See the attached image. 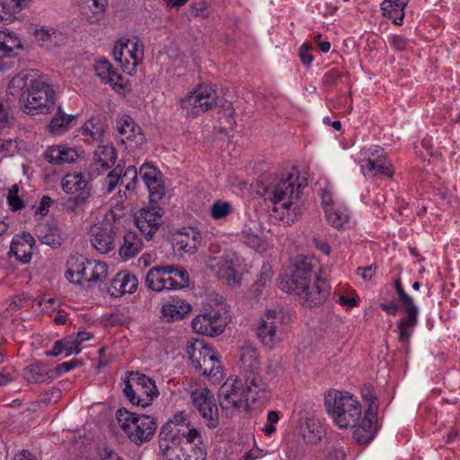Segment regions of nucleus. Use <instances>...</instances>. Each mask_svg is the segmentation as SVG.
I'll list each match as a JSON object with an SVG mask.
<instances>
[{
  "label": "nucleus",
  "mask_w": 460,
  "mask_h": 460,
  "mask_svg": "<svg viewBox=\"0 0 460 460\" xmlns=\"http://www.w3.org/2000/svg\"><path fill=\"white\" fill-rule=\"evenodd\" d=\"M319 262L314 257L299 256L290 274L281 277L279 288L296 295L305 307L323 305L329 294L330 284L317 275Z\"/></svg>",
  "instance_id": "f257e3e1"
},
{
  "label": "nucleus",
  "mask_w": 460,
  "mask_h": 460,
  "mask_svg": "<svg viewBox=\"0 0 460 460\" xmlns=\"http://www.w3.org/2000/svg\"><path fill=\"white\" fill-rule=\"evenodd\" d=\"M8 89L20 92L19 103L27 114L49 113L55 106V91L48 84L40 71H22L13 77Z\"/></svg>",
  "instance_id": "f03ea898"
},
{
  "label": "nucleus",
  "mask_w": 460,
  "mask_h": 460,
  "mask_svg": "<svg viewBox=\"0 0 460 460\" xmlns=\"http://www.w3.org/2000/svg\"><path fill=\"white\" fill-rule=\"evenodd\" d=\"M305 179H300L297 172H290L286 178L274 181L266 187L263 196L273 204L275 211L283 209L288 216H297L301 213L297 202L301 190L305 186Z\"/></svg>",
  "instance_id": "7ed1b4c3"
},
{
  "label": "nucleus",
  "mask_w": 460,
  "mask_h": 460,
  "mask_svg": "<svg viewBox=\"0 0 460 460\" xmlns=\"http://www.w3.org/2000/svg\"><path fill=\"white\" fill-rule=\"evenodd\" d=\"M257 388L237 377L229 376L218 392L219 404L223 410L239 412L247 411L252 403H263L269 399L270 391L265 387L264 394L257 393Z\"/></svg>",
  "instance_id": "20e7f679"
},
{
  "label": "nucleus",
  "mask_w": 460,
  "mask_h": 460,
  "mask_svg": "<svg viewBox=\"0 0 460 460\" xmlns=\"http://www.w3.org/2000/svg\"><path fill=\"white\" fill-rule=\"evenodd\" d=\"M324 401L328 412L338 427H354L359 420L361 405L349 393L331 390L325 394Z\"/></svg>",
  "instance_id": "39448f33"
},
{
  "label": "nucleus",
  "mask_w": 460,
  "mask_h": 460,
  "mask_svg": "<svg viewBox=\"0 0 460 460\" xmlns=\"http://www.w3.org/2000/svg\"><path fill=\"white\" fill-rule=\"evenodd\" d=\"M116 420L130 441L137 446L150 441L157 428L154 418L131 412L125 408L116 411Z\"/></svg>",
  "instance_id": "423d86ee"
},
{
  "label": "nucleus",
  "mask_w": 460,
  "mask_h": 460,
  "mask_svg": "<svg viewBox=\"0 0 460 460\" xmlns=\"http://www.w3.org/2000/svg\"><path fill=\"white\" fill-rule=\"evenodd\" d=\"M145 285L155 292L181 289L190 285L189 273L182 266L173 264L155 266L147 271Z\"/></svg>",
  "instance_id": "0eeeda50"
},
{
  "label": "nucleus",
  "mask_w": 460,
  "mask_h": 460,
  "mask_svg": "<svg viewBox=\"0 0 460 460\" xmlns=\"http://www.w3.org/2000/svg\"><path fill=\"white\" fill-rule=\"evenodd\" d=\"M124 395L133 404L146 407L159 394L155 382L138 372L128 373L123 389Z\"/></svg>",
  "instance_id": "6e6552de"
},
{
  "label": "nucleus",
  "mask_w": 460,
  "mask_h": 460,
  "mask_svg": "<svg viewBox=\"0 0 460 460\" xmlns=\"http://www.w3.org/2000/svg\"><path fill=\"white\" fill-rule=\"evenodd\" d=\"M290 318L281 310L268 309L261 315L257 327V337L267 348L273 349L282 340L285 326Z\"/></svg>",
  "instance_id": "1a4fd4ad"
},
{
  "label": "nucleus",
  "mask_w": 460,
  "mask_h": 460,
  "mask_svg": "<svg viewBox=\"0 0 460 460\" xmlns=\"http://www.w3.org/2000/svg\"><path fill=\"white\" fill-rule=\"evenodd\" d=\"M394 288L398 302L405 314L397 323L398 340L401 343L408 345L413 328L418 324L419 309L413 298L403 289L400 279L394 280Z\"/></svg>",
  "instance_id": "9d476101"
},
{
  "label": "nucleus",
  "mask_w": 460,
  "mask_h": 460,
  "mask_svg": "<svg viewBox=\"0 0 460 460\" xmlns=\"http://www.w3.org/2000/svg\"><path fill=\"white\" fill-rule=\"evenodd\" d=\"M240 367L245 383L257 388V393L264 394L268 384L260 376L261 364L255 347L245 344L239 350Z\"/></svg>",
  "instance_id": "9b49d317"
},
{
  "label": "nucleus",
  "mask_w": 460,
  "mask_h": 460,
  "mask_svg": "<svg viewBox=\"0 0 460 460\" xmlns=\"http://www.w3.org/2000/svg\"><path fill=\"white\" fill-rule=\"evenodd\" d=\"M188 353L193 367L201 371L203 376H208L214 382L222 377L221 363L210 348H197L196 345H191L188 349Z\"/></svg>",
  "instance_id": "f8f14e48"
},
{
  "label": "nucleus",
  "mask_w": 460,
  "mask_h": 460,
  "mask_svg": "<svg viewBox=\"0 0 460 460\" xmlns=\"http://www.w3.org/2000/svg\"><path fill=\"white\" fill-rule=\"evenodd\" d=\"M363 156L360 166L363 173L367 176L385 175L392 177L394 169L387 160L385 152L378 146H372L361 151Z\"/></svg>",
  "instance_id": "ddd939ff"
},
{
  "label": "nucleus",
  "mask_w": 460,
  "mask_h": 460,
  "mask_svg": "<svg viewBox=\"0 0 460 460\" xmlns=\"http://www.w3.org/2000/svg\"><path fill=\"white\" fill-rule=\"evenodd\" d=\"M217 93L211 85L199 84L181 100V104L183 109L199 116L217 106Z\"/></svg>",
  "instance_id": "4468645a"
},
{
  "label": "nucleus",
  "mask_w": 460,
  "mask_h": 460,
  "mask_svg": "<svg viewBox=\"0 0 460 460\" xmlns=\"http://www.w3.org/2000/svg\"><path fill=\"white\" fill-rule=\"evenodd\" d=\"M190 397L206 425L210 429L217 428L219 424L218 409L212 392L208 388L195 389Z\"/></svg>",
  "instance_id": "2eb2a0df"
},
{
  "label": "nucleus",
  "mask_w": 460,
  "mask_h": 460,
  "mask_svg": "<svg viewBox=\"0 0 460 460\" xmlns=\"http://www.w3.org/2000/svg\"><path fill=\"white\" fill-rule=\"evenodd\" d=\"M180 429L171 424H164L159 433V448L166 460H177V454L181 450L191 449L190 443L183 444Z\"/></svg>",
  "instance_id": "dca6fc26"
},
{
  "label": "nucleus",
  "mask_w": 460,
  "mask_h": 460,
  "mask_svg": "<svg viewBox=\"0 0 460 460\" xmlns=\"http://www.w3.org/2000/svg\"><path fill=\"white\" fill-rule=\"evenodd\" d=\"M113 57L123 71L130 73L142 59V46L137 41L120 39L114 46Z\"/></svg>",
  "instance_id": "f3484780"
},
{
  "label": "nucleus",
  "mask_w": 460,
  "mask_h": 460,
  "mask_svg": "<svg viewBox=\"0 0 460 460\" xmlns=\"http://www.w3.org/2000/svg\"><path fill=\"white\" fill-rule=\"evenodd\" d=\"M163 209L152 206L139 209L134 216L135 224L146 240H151L163 223Z\"/></svg>",
  "instance_id": "a211bd4d"
},
{
  "label": "nucleus",
  "mask_w": 460,
  "mask_h": 460,
  "mask_svg": "<svg viewBox=\"0 0 460 460\" xmlns=\"http://www.w3.org/2000/svg\"><path fill=\"white\" fill-rule=\"evenodd\" d=\"M116 128L120 142L125 145L126 148H140L146 143V137L141 128L128 115L124 114L117 119Z\"/></svg>",
  "instance_id": "6ab92c4d"
},
{
  "label": "nucleus",
  "mask_w": 460,
  "mask_h": 460,
  "mask_svg": "<svg viewBox=\"0 0 460 460\" xmlns=\"http://www.w3.org/2000/svg\"><path fill=\"white\" fill-rule=\"evenodd\" d=\"M208 268L218 279H226L235 282L240 266L239 258L233 252L210 257L207 261Z\"/></svg>",
  "instance_id": "aec40b11"
},
{
  "label": "nucleus",
  "mask_w": 460,
  "mask_h": 460,
  "mask_svg": "<svg viewBox=\"0 0 460 460\" xmlns=\"http://www.w3.org/2000/svg\"><path fill=\"white\" fill-rule=\"evenodd\" d=\"M226 317L218 312H208L197 315L191 322L195 332L207 336H217L221 334L226 325Z\"/></svg>",
  "instance_id": "412c9836"
},
{
  "label": "nucleus",
  "mask_w": 460,
  "mask_h": 460,
  "mask_svg": "<svg viewBox=\"0 0 460 460\" xmlns=\"http://www.w3.org/2000/svg\"><path fill=\"white\" fill-rule=\"evenodd\" d=\"M115 232L110 223L93 226L89 231L92 246L101 253H108L114 249Z\"/></svg>",
  "instance_id": "4be33fe9"
},
{
  "label": "nucleus",
  "mask_w": 460,
  "mask_h": 460,
  "mask_svg": "<svg viewBox=\"0 0 460 460\" xmlns=\"http://www.w3.org/2000/svg\"><path fill=\"white\" fill-rule=\"evenodd\" d=\"M78 265L80 272L77 274L76 282H86L92 287L102 282L108 275V266L102 261H86Z\"/></svg>",
  "instance_id": "5701e85b"
},
{
  "label": "nucleus",
  "mask_w": 460,
  "mask_h": 460,
  "mask_svg": "<svg viewBox=\"0 0 460 460\" xmlns=\"http://www.w3.org/2000/svg\"><path fill=\"white\" fill-rule=\"evenodd\" d=\"M35 243V239L30 233L23 232L21 234H16L11 242L9 253L13 254L21 263H28L31 260Z\"/></svg>",
  "instance_id": "b1692460"
},
{
  "label": "nucleus",
  "mask_w": 460,
  "mask_h": 460,
  "mask_svg": "<svg viewBox=\"0 0 460 460\" xmlns=\"http://www.w3.org/2000/svg\"><path fill=\"white\" fill-rule=\"evenodd\" d=\"M200 243L201 234L194 227H183L173 237L174 248L180 253H194Z\"/></svg>",
  "instance_id": "393cba45"
},
{
  "label": "nucleus",
  "mask_w": 460,
  "mask_h": 460,
  "mask_svg": "<svg viewBox=\"0 0 460 460\" xmlns=\"http://www.w3.org/2000/svg\"><path fill=\"white\" fill-rule=\"evenodd\" d=\"M191 311V305L179 296H170L161 307V318L166 323L183 319Z\"/></svg>",
  "instance_id": "a878e982"
},
{
  "label": "nucleus",
  "mask_w": 460,
  "mask_h": 460,
  "mask_svg": "<svg viewBox=\"0 0 460 460\" xmlns=\"http://www.w3.org/2000/svg\"><path fill=\"white\" fill-rule=\"evenodd\" d=\"M138 286V279L128 271H120L111 279L108 287L111 296L119 297L124 294H132Z\"/></svg>",
  "instance_id": "bb28decb"
},
{
  "label": "nucleus",
  "mask_w": 460,
  "mask_h": 460,
  "mask_svg": "<svg viewBox=\"0 0 460 460\" xmlns=\"http://www.w3.org/2000/svg\"><path fill=\"white\" fill-rule=\"evenodd\" d=\"M139 174L147 187L152 199H159L164 194V187L161 183V172L155 166L148 163L141 165Z\"/></svg>",
  "instance_id": "cd10ccee"
},
{
  "label": "nucleus",
  "mask_w": 460,
  "mask_h": 460,
  "mask_svg": "<svg viewBox=\"0 0 460 460\" xmlns=\"http://www.w3.org/2000/svg\"><path fill=\"white\" fill-rule=\"evenodd\" d=\"M375 420L376 414L373 411L372 404H370L369 409L366 411L360 424L358 426L356 424L352 427L354 429L353 438L358 443L367 444L373 439L375 433Z\"/></svg>",
  "instance_id": "c85d7f7f"
},
{
  "label": "nucleus",
  "mask_w": 460,
  "mask_h": 460,
  "mask_svg": "<svg viewBox=\"0 0 460 460\" xmlns=\"http://www.w3.org/2000/svg\"><path fill=\"white\" fill-rule=\"evenodd\" d=\"M44 155L49 164L57 165L71 164L78 158V153L75 149L64 145L49 146Z\"/></svg>",
  "instance_id": "c756f323"
},
{
  "label": "nucleus",
  "mask_w": 460,
  "mask_h": 460,
  "mask_svg": "<svg viewBox=\"0 0 460 460\" xmlns=\"http://www.w3.org/2000/svg\"><path fill=\"white\" fill-rule=\"evenodd\" d=\"M117 159L115 148L111 146H99L93 154V164L91 165L93 171H97L100 174L104 171L111 168Z\"/></svg>",
  "instance_id": "7c9ffc66"
},
{
  "label": "nucleus",
  "mask_w": 460,
  "mask_h": 460,
  "mask_svg": "<svg viewBox=\"0 0 460 460\" xmlns=\"http://www.w3.org/2000/svg\"><path fill=\"white\" fill-rule=\"evenodd\" d=\"M23 376L31 384H48L55 378L53 369L41 362H34L27 366L23 370Z\"/></svg>",
  "instance_id": "2f4dec72"
},
{
  "label": "nucleus",
  "mask_w": 460,
  "mask_h": 460,
  "mask_svg": "<svg viewBox=\"0 0 460 460\" xmlns=\"http://www.w3.org/2000/svg\"><path fill=\"white\" fill-rule=\"evenodd\" d=\"M61 188L67 194L85 190L93 195L92 184L82 172L66 173L61 181Z\"/></svg>",
  "instance_id": "473e14b6"
},
{
  "label": "nucleus",
  "mask_w": 460,
  "mask_h": 460,
  "mask_svg": "<svg viewBox=\"0 0 460 460\" xmlns=\"http://www.w3.org/2000/svg\"><path fill=\"white\" fill-rule=\"evenodd\" d=\"M261 232L260 226L257 222L250 221V224L245 225L244 228L240 234L242 241L251 248L256 251H265L266 242L259 234Z\"/></svg>",
  "instance_id": "72a5a7b5"
},
{
  "label": "nucleus",
  "mask_w": 460,
  "mask_h": 460,
  "mask_svg": "<svg viewBox=\"0 0 460 460\" xmlns=\"http://www.w3.org/2000/svg\"><path fill=\"white\" fill-rule=\"evenodd\" d=\"M409 0H384L381 4L383 15L391 19L395 25H402L404 18V8Z\"/></svg>",
  "instance_id": "f704fd0d"
},
{
  "label": "nucleus",
  "mask_w": 460,
  "mask_h": 460,
  "mask_svg": "<svg viewBox=\"0 0 460 460\" xmlns=\"http://www.w3.org/2000/svg\"><path fill=\"white\" fill-rule=\"evenodd\" d=\"M325 429L319 420L307 418L305 426L301 427V435L308 444H317L324 437Z\"/></svg>",
  "instance_id": "c9c22d12"
},
{
  "label": "nucleus",
  "mask_w": 460,
  "mask_h": 460,
  "mask_svg": "<svg viewBox=\"0 0 460 460\" xmlns=\"http://www.w3.org/2000/svg\"><path fill=\"white\" fill-rule=\"evenodd\" d=\"M143 247L142 239L135 232L128 231L124 235L123 244L119 248V254L124 259L137 255Z\"/></svg>",
  "instance_id": "e433bc0d"
},
{
  "label": "nucleus",
  "mask_w": 460,
  "mask_h": 460,
  "mask_svg": "<svg viewBox=\"0 0 460 460\" xmlns=\"http://www.w3.org/2000/svg\"><path fill=\"white\" fill-rule=\"evenodd\" d=\"M105 132V124L101 119L93 117L80 129L81 136L90 137L92 142H102Z\"/></svg>",
  "instance_id": "4c0bfd02"
},
{
  "label": "nucleus",
  "mask_w": 460,
  "mask_h": 460,
  "mask_svg": "<svg viewBox=\"0 0 460 460\" xmlns=\"http://www.w3.org/2000/svg\"><path fill=\"white\" fill-rule=\"evenodd\" d=\"M39 239L42 243L48 244L52 248H58L61 245L63 238L61 230L56 224H46L39 229Z\"/></svg>",
  "instance_id": "58836bf2"
},
{
  "label": "nucleus",
  "mask_w": 460,
  "mask_h": 460,
  "mask_svg": "<svg viewBox=\"0 0 460 460\" xmlns=\"http://www.w3.org/2000/svg\"><path fill=\"white\" fill-rule=\"evenodd\" d=\"M92 195L88 191H80L74 197H69L63 203V209L67 214L78 216L84 212Z\"/></svg>",
  "instance_id": "ea45409f"
},
{
  "label": "nucleus",
  "mask_w": 460,
  "mask_h": 460,
  "mask_svg": "<svg viewBox=\"0 0 460 460\" xmlns=\"http://www.w3.org/2000/svg\"><path fill=\"white\" fill-rule=\"evenodd\" d=\"M96 75L105 83L117 85L122 79L121 75L112 67V65L105 58L96 61L94 66Z\"/></svg>",
  "instance_id": "a19ab883"
},
{
  "label": "nucleus",
  "mask_w": 460,
  "mask_h": 460,
  "mask_svg": "<svg viewBox=\"0 0 460 460\" xmlns=\"http://www.w3.org/2000/svg\"><path fill=\"white\" fill-rule=\"evenodd\" d=\"M27 0H0V20L12 22L22 10Z\"/></svg>",
  "instance_id": "79ce46f5"
},
{
  "label": "nucleus",
  "mask_w": 460,
  "mask_h": 460,
  "mask_svg": "<svg viewBox=\"0 0 460 460\" xmlns=\"http://www.w3.org/2000/svg\"><path fill=\"white\" fill-rule=\"evenodd\" d=\"M325 214L328 223L337 229L344 228L345 225L348 224L349 220L347 208L340 205L326 207Z\"/></svg>",
  "instance_id": "37998d69"
},
{
  "label": "nucleus",
  "mask_w": 460,
  "mask_h": 460,
  "mask_svg": "<svg viewBox=\"0 0 460 460\" xmlns=\"http://www.w3.org/2000/svg\"><path fill=\"white\" fill-rule=\"evenodd\" d=\"M35 38L40 46L47 49L58 45L63 40L62 34L53 28L37 30Z\"/></svg>",
  "instance_id": "c03bdc74"
},
{
  "label": "nucleus",
  "mask_w": 460,
  "mask_h": 460,
  "mask_svg": "<svg viewBox=\"0 0 460 460\" xmlns=\"http://www.w3.org/2000/svg\"><path fill=\"white\" fill-rule=\"evenodd\" d=\"M81 349H82L76 348L72 338H66L56 341L53 348L50 350L45 351V355L48 357H57L62 353H66V356H70L72 354H79Z\"/></svg>",
  "instance_id": "a18cd8bd"
},
{
  "label": "nucleus",
  "mask_w": 460,
  "mask_h": 460,
  "mask_svg": "<svg viewBox=\"0 0 460 460\" xmlns=\"http://www.w3.org/2000/svg\"><path fill=\"white\" fill-rule=\"evenodd\" d=\"M20 48L22 43L19 38L8 30L0 31V57L10 56L14 49Z\"/></svg>",
  "instance_id": "49530a36"
},
{
  "label": "nucleus",
  "mask_w": 460,
  "mask_h": 460,
  "mask_svg": "<svg viewBox=\"0 0 460 460\" xmlns=\"http://www.w3.org/2000/svg\"><path fill=\"white\" fill-rule=\"evenodd\" d=\"M75 119V116L66 114L60 107H58V112L52 118L49 123V131L53 134H61L66 131L71 122Z\"/></svg>",
  "instance_id": "de8ad7c7"
},
{
  "label": "nucleus",
  "mask_w": 460,
  "mask_h": 460,
  "mask_svg": "<svg viewBox=\"0 0 460 460\" xmlns=\"http://www.w3.org/2000/svg\"><path fill=\"white\" fill-rule=\"evenodd\" d=\"M137 182V171L135 166H128L123 173L120 172V186L125 188L124 195L127 197L128 193L131 194Z\"/></svg>",
  "instance_id": "09e8293b"
},
{
  "label": "nucleus",
  "mask_w": 460,
  "mask_h": 460,
  "mask_svg": "<svg viewBox=\"0 0 460 460\" xmlns=\"http://www.w3.org/2000/svg\"><path fill=\"white\" fill-rule=\"evenodd\" d=\"M233 212V206L229 201L217 199L210 206V216L215 220L226 218Z\"/></svg>",
  "instance_id": "8fccbe9b"
},
{
  "label": "nucleus",
  "mask_w": 460,
  "mask_h": 460,
  "mask_svg": "<svg viewBox=\"0 0 460 460\" xmlns=\"http://www.w3.org/2000/svg\"><path fill=\"white\" fill-rule=\"evenodd\" d=\"M18 186L13 185L7 195V201L13 211L21 210L24 207L22 199L18 196Z\"/></svg>",
  "instance_id": "3c124183"
},
{
  "label": "nucleus",
  "mask_w": 460,
  "mask_h": 460,
  "mask_svg": "<svg viewBox=\"0 0 460 460\" xmlns=\"http://www.w3.org/2000/svg\"><path fill=\"white\" fill-rule=\"evenodd\" d=\"M389 43L397 51H409L411 49L410 40L402 35H392L389 38Z\"/></svg>",
  "instance_id": "603ef678"
},
{
  "label": "nucleus",
  "mask_w": 460,
  "mask_h": 460,
  "mask_svg": "<svg viewBox=\"0 0 460 460\" xmlns=\"http://www.w3.org/2000/svg\"><path fill=\"white\" fill-rule=\"evenodd\" d=\"M177 460H206V452L202 447L191 445V449L184 450L182 456H177Z\"/></svg>",
  "instance_id": "864d4df0"
},
{
  "label": "nucleus",
  "mask_w": 460,
  "mask_h": 460,
  "mask_svg": "<svg viewBox=\"0 0 460 460\" xmlns=\"http://www.w3.org/2000/svg\"><path fill=\"white\" fill-rule=\"evenodd\" d=\"M82 364V360L78 358H73L70 361L58 364L57 367L53 368L55 378L61 376L64 373L70 371L75 367H80Z\"/></svg>",
  "instance_id": "5fc2aeb1"
},
{
  "label": "nucleus",
  "mask_w": 460,
  "mask_h": 460,
  "mask_svg": "<svg viewBox=\"0 0 460 460\" xmlns=\"http://www.w3.org/2000/svg\"><path fill=\"white\" fill-rule=\"evenodd\" d=\"M107 191L111 192L115 187L120 185V169L116 167L106 177Z\"/></svg>",
  "instance_id": "6e6d98bb"
},
{
  "label": "nucleus",
  "mask_w": 460,
  "mask_h": 460,
  "mask_svg": "<svg viewBox=\"0 0 460 460\" xmlns=\"http://www.w3.org/2000/svg\"><path fill=\"white\" fill-rule=\"evenodd\" d=\"M312 49L311 46L304 43L298 51V56L300 58L301 62L305 66H309L314 60L313 55L310 53V50Z\"/></svg>",
  "instance_id": "4d7b16f0"
},
{
  "label": "nucleus",
  "mask_w": 460,
  "mask_h": 460,
  "mask_svg": "<svg viewBox=\"0 0 460 460\" xmlns=\"http://www.w3.org/2000/svg\"><path fill=\"white\" fill-rule=\"evenodd\" d=\"M10 119L7 103L0 99V129L9 125Z\"/></svg>",
  "instance_id": "13d9d810"
},
{
  "label": "nucleus",
  "mask_w": 460,
  "mask_h": 460,
  "mask_svg": "<svg viewBox=\"0 0 460 460\" xmlns=\"http://www.w3.org/2000/svg\"><path fill=\"white\" fill-rule=\"evenodd\" d=\"M342 76V73L336 68H332L323 75V82L327 84H335Z\"/></svg>",
  "instance_id": "bf43d9fd"
},
{
  "label": "nucleus",
  "mask_w": 460,
  "mask_h": 460,
  "mask_svg": "<svg viewBox=\"0 0 460 460\" xmlns=\"http://www.w3.org/2000/svg\"><path fill=\"white\" fill-rule=\"evenodd\" d=\"M52 203L53 200L49 196H43L40 201V205L36 210V214L46 216Z\"/></svg>",
  "instance_id": "052dcab7"
},
{
  "label": "nucleus",
  "mask_w": 460,
  "mask_h": 460,
  "mask_svg": "<svg viewBox=\"0 0 460 460\" xmlns=\"http://www.w3.org/2000/svg\"><path fill=\"white\" fill-rule=\"evenodd\" d=\"M270 282V277L265 272L261 274L260 279L254 284V292L257 296L261 295L263 288H265Z\"/></svg>",
  "instance_id": "680f3d73"
},
{
  "label": "nucleus",
  "mask_w": 460,
  "mask_h": 460,
  "mask_svg": "<svg viewBox=\"0 0 460 460\" xmlns=\"http://www.w3.org/2000/svg\"><path fill=\"white\" fill-rule=\"evenodd\" d=\"M380 308L389 315H395L399 311V305L394 300L381 303Z\"/></svg>",
  "instance_id": "e2e57ef3"
},
{
  "label": "nucleus",
  "mask_w": 460,
  "mask_h": 460,
  "mask_svg": "<svg viewBox=\"0 0 460 460\" xmlns=\"http://www.w3.org/2000/svg\"><path fill=\"white\" fill-rule=\"evenodd\" d=\"M376 267L374 265H369L365 268L358 267L357 269V273L360 275L364 280L369 281L370 279H372Z\"/></svg>",
  "instance_id": "0e129e2a"
},
{
  "label": "nucleus",
  "mask_w": 460,
  "mask_h": 460,
  "mask_svg": "<svg viewBox=\"0 0 460 460\" xmlns=\"http://www.w3.org/2000/svg\"><path fill=\"white\" fill-rule=\"evenodd\" d=\"M313 242L315 247L324 255H329L331 253V247L325 240L319 237H314Z\"/></svg>",
  "instance_id": "69168bd1"
},
{
  "label": "nucleus",
  "mask_w": 460,
  "mask_h": 460,
  "mask_svg": "<svg viewBox=\"0 0 460 460\" xmlns=\"http://www.w3.org/2000/svg\"><path fill=\"white\" fill-rule=\"evenodd\" d=\"M345 458L346 453L341 447H332L328 454L329 460H345Z\"/></svg>",
  "instance_id": "338daca9"
},
{
  "label": "nucleus",
  "mask_w": 460,
  "mask_h": 460,
  "mask_svg": "<svg viewBox=\"0 0 460 460\" xmlns=\"http://www.w3.org/2000/svg\"><path fill=\"white\" fill-rule=\"evenodd\" d=\"M102 460H123L114 450L104 447L101 454Z\"/></svg>",
  "instance_id": "774afa93"
}]
</instances>
